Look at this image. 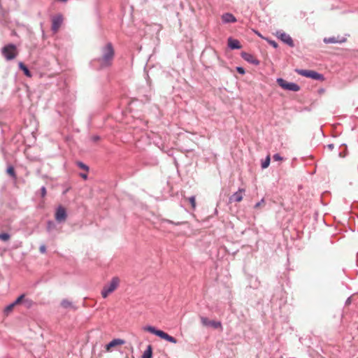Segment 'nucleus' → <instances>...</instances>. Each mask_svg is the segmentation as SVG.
I'll return each instance as SVG.
<instances>
[{"mask_svg": "<svg viewBox=\"0 0 358 358\" xmlns=\"http://www.w3.org/2000/svg\"><path fill=\"white\" fill-rule=\"evenodd\" d=\"M102 56L98 60L101 62V67L109 66L114 57V49L111 43H108L101 50Z\"/></svg>", "mask_w": 358, "mask_h": 358, "instance_id": "nucleus-1", "label": "nucleus"}, {"mask_svg": "<svg viewBox=\"0 0 358 358\" xmlns=\"http://www.w3.org/2000/svg\"><path fill=\"white\" fill-rule=\"evenodd\" d=\"M143 330L148 331V332L159 337L160 338L166 340V341H169L170 343H172L174 344H176L177 343V340L174 337L170 336L169 334H168L167 333L164 332L162 330L156 329L155 327L150 326V325L145 326V327H143Z\"/></svg>", "mask_w": 358, "mask_h": 358, "instance_id": "nucleus-2", "label": "nucleus"}, {"mask_svg": "<svg viewBox=\"0 0 358 358\" xmlns=\"http://www.w3.org/2000/svg\"><path fill=\"white\" fill-rule=\"evenodd\" d=\"M295 72L300 76L315 80H323L324 79V77L322 73L313 70L296 69H295Z\"/></svg>", "mask_w": 358, "mask_h": 358, "instance_id": "nucleus-3", "label": "nucleus"}, {"mask_svg": "<svg viewBox=\"0 0 358 358\" xmlns=\"http://www.w3.org/2000/svg\"><path fill=\"white\" fill-rule=\"evenodd\" d=\"M120 284V279L118 277H113L108 285H105L101 290V296L103 298H106L110 293L117 289Z\"/></svg>", "mask_w": 358, "mask_h": 358, "instance_id": "nucleus-4", "label": "nucleus"}, {"mask_svg": "<svg viewBox=\"0 0 358 358\" xmlns=\"http://www.w3.org/2000/svg\"><path fill=\"white\" fill-rule=\"evenodd\" d=\"M276 83L283 90L287 91L298 92L300 90V86L298 84L292 82H287L282 78H278L276 79Z\"/></svg>", "mask_w": 358, "mask_h": 358, "instance_id": "nucleus-5", "label": "nucleus"}, {"mask_svg": "<svg viewBox=\"0 0 358 358\" xmlns=\"http://www.w3.org/2000/svg\"><path fill=\"white\" fill-rule=\"evenodd\" d=\"M1 52L7 60H12L17 55L16 46L13 43H9L2 48Z\"/></svg>", "mask_w": 358, "mask_h": 358, "instance_id": "nucleus-6", "label": "nucleus"}, {"mask_svg": "<svg viewBox=\"0 0 358 358\" xmlns=\"http://www.w3.org/2000/svg\"><path fill=\"white\" fill-rule=\"evenodd\" d=\"M275 36L279 38L282 42L287 44L290 48L294 47V43L292 38V37L287 33L282 31V30L276 31Z\"/></svg>", "mask_w": 358, "mask_h": 358, "instance_id": "nucleus-7", "label": "nucleus"}, {"mask_svg": "<svg viewBox=\"0 0 358 358\" xmlns=\"http://www.w3.org/2000/svg\"><path fill=\"white\" fill-rule=\"evenodd\" d=\"M55 218L58 223H63L66 221L67 218V213L64 207L59 206L56 208Z\"/></svg>", "mask_w": 358, "mask_h": 358, "instance_id": "nucleus-8", "label": "nucleus"}, {"mask_svg": "<svg viewBox=\"0 0 358 358\" xmlns=\"http://www.w3.org/2000/svg\"><path fill=\"white\" fill-rule=\"evenodd\" d=\"M63 22V16L61 14H58L53 16L52 18V27L51 29L53 32H57Z\"/></svg>", "mask_w": 358, "mask_h": 358, "instance_id": "nucleus-9", "label": "nucleus"}, {"mask_svg": "<svg viewBox=\"0 0 358 358\" xmlns=\"http://www.w3.org/2000/svg\"><path fill=\"white\" fill-rule=\"evenodd\" d=\"M201 322L203 326L212 327L214 329H219L222 327V323L220 321L210 320L207 317H201Z\"/></svg>", "mask_w": 358, "mask_h": 358, "instance_id": "nucleus-10", "label": "nucleus"}, {"mask_svg": "<svg viewBox=\"0 0 358 358\" xmlns=\"http://www.w3.org/2000/svg\"><path fill=\"white\" fill-rule=\"evenodd\" d=\"M241 55V57L244 60H245L246 62H248L250 64H254L256 66L259 64V61L257 59H256L252 55H251L250 53H248L245 52H242Z\"/></svg>", "mask_w": 358, "mask_h": 358, "instance_id": "nucleus-11", "label": "nucleus"}, {"mask_svg": "<svg viewBox=\"0 0 358 358\" xmlns=\"http://www.w3.org/2000/svg\"><path fill=\"white\" fill-rule=\"evenodd\" d=\"M323 41L326 44L343 43L346 41V38L343 37V36H338L336 37L331 36V37H328V38H324Z\"/></svg>", "mask_w": 358, "mask_h": 358, "instance_id": "nucleus-12", "label": "nucleus"}, {"mask_svg": "<svg viewBox=\"0 0 358 358\" xmlns=\"http://www.w3.org/2000/svg\"><path fill=\"white\" fill-rule=\"evenodd\" d=\"M221 19L224 24L234 23L237 21L236 17L231 13H225L222 14Z\"/></svg>", "mask_w": 358, "mask_h": 358, "instance_id": "nucleus-13", "label": "nucleus"}, {"mask_svg": "<svg viewBox=\"0 0 358 358\" xmlns=\"http://www.w3.org/2000/svg\"><path fill=\"white\" fill-rule=\"evenodd\" d=\"M228 47L231 50H239L241 48V45L238 40L229 37L228 38Z\"/></svg>", "mask_w": 358, "mask_h": 358, "instance_id": "nucleus-14", "label": "nucleus"}, {"mask_svg": "<svg viewBox=\"0 0 358 358\" xmlns=\"http://www.w3.org/2000/svg\"><path fill=\"white\" fill-rule=\"evenodd\" d=\"M124 343V341L120 338H115L106 345V350L110 351L113 348L122 345Z\"/></svg>", "mask_w": 358, "mask_h": 358, "instance_id": "nucleus-15", "label": "nucleus"}, {"mask_svg": "<svg viewBox=\"0 0 358 358\" xmlns=\"http://www.w3.org/2000/svg\"><path fill=\"white\" fill-rule=\"evenodd\" d=\"M245 190L243 189H239L238 191L234 193L229 198L231 201L240 202L243 199L242 192Z\"/></svg>", "mask_w": 358, "mask_h": 358, "instance_id": "nucleus-16", "label": "nucleus"}, {"mask_svg": "<svg viewBox=\"0 0 358 358\" xmlns=\"http://www.w3.org/2000/svg\"><path fill=\"white\" fill-rule=\"evenodd\" d=\"M18 66H19V69L23 71L24 74L26 76H27L29 78H31L32 76L31 71H29L28 67L23 62H20L18 64Z\"/></svg>", "mask_w": 358, "mask_h": 358, "instance_id": "nucleus-17", "label": "nucleus"}, {"mask_svg": "<svg viewBox=\"0 0 358 358\" xmlns=\"http://www.w3.org/2000/svg\"><path fill=\"white\" fill-rule=\"evenodd\" d=\"M57 224L53 220H48L46 225V230L49 234L56 230Z\"/></svg>", "mask_w": 358, "mask_h": 358, "instance_id": "nucleus-18", "label": "nucleus"}, {"mask_svg": "<svg viewBox=\"0 0 358 358\" xmlns=\"http://www.w3.org/2000/svg\"><path fill=\"white\" fill-rule=\"evenodd\" d=\"M152 347L151 345H148L147 348L144 351L141 358H152Z\"/></svg>", "mask_w": 358, "mask_h": 358, "instance_id": "nucleus-19", "label": "nucleus"}, {"mask_svg": "<svg viewBox=\"0 0 358 358\" xmlns=\"http://www.w3.org/2000/svg\"><path fill=\"white\" fill-rule=\"evenodd\" d=\"M258 36H260L262 38H264L265 41H267V43L271 45L272 47H273L274 48H277L278 47V45L277 43V42H275V41L272 40V39H270L268 38H264L259 33H257Z\"/></svg>", "mask_w": 358, "mask_h": 358, "instance_id": "nucleus-20", "label": "nucleus"}, {"mask_svg": "<svg viewBox=\"0 0 358 358\" xmlns=\"http://www.w3.org/2000/svg\"><path fill=\"white\" fill-rule=\"evenodd\" d=\"M6 173L11 176L13 179L16 178V174L13 166H9L6 169Z\"/></svg>", "mask_w": 358, "mask_h": 358, "instance_id": "nucleus-21", "label": "nucleus"}, {"mask_svg": "<svg viewBox=\"0 0 358 358\" xmlns=\"http://www.w3.org/2000/svg\"><path fill=\"white\" fill-rule=\"evenodd\" d=\"M76 165L78 166V167H79L81 169L85 170L86 172L89 171V169H90L89 166L87 164H85V163H83V162H80V161L77 162Z\"/></svg>", "mask_w": 358, "mask_h": 358, "instance_id": "nucleus-22", "label": "nucleus"}, {"mask_svg": "<svg viewBox=\"0 0 358 358\" xmlns=\"http://www.w3.org/2000/svg\"><path fill=\"white\" fill-rule=\"evenodd\" d=\"M61 305L64 308H69L73 307L72 303L67 299H63L61 302Z\"/></svg>", "mask_w": 358, "mask_h": 358, "instance_id": "nucleus-23", "label": "nucleus"}, {"mask_svg": "<svg viewBox=\"0 0 358 358\" xmlns=\"http://www.w3.org/2000/svg\"><path fill=\"white\" fill-rule=\"evenodd\" d=\"M271 159L269 156H267L264 161L262 162V168L266 169L270 164Z\"/></svg>", "mask_w": 358, "mask_h": 358, "instance_id": "nucleus-24", "label": "nucleus"}, {"mask_svg": "<svg viewBox=\"0 0 358 358\" xmlns=\"http://www.w3.org/2000/svg\"><path fill=\"white\" fill-rule=\"evenodd\" d=\"M10 235L8 233H1L0 240L3 241H7L10 239Z\"/></svg>", "mask_w": 358, "mask_h": 358, "instance_id": "nucleus-25", "label": "nucleus"}, {"mask_svg": "<svg viewBox=\"0 0 358 358\" xmlns=\"http://www.w3.org/2000/svg\"><path fill=\"white\" fill-rule=\"evenodd\" d=\"M15 306L13 303H10L9 305H8V306L5 308V309H4V312H5L6 313H7V314H8V313H9L10 312H11V311H12L13 308Z\"/></svg>", "mask_w": 358, "mask_h": 358, "instance_id": "nucleus-26", "label": "nucleus"}, {"mask_svg": "<svg viewBox=\"0 0 358 358\" xmlns=\"http://www.w3.org/2000/svg\"><path fill=\"white\" fill-rule=\"evenodd\" d=\"M24 298V294L20 295L13 302V303L16 306L17 304L20 303L22 299Z\"/></svg>", "mask_w": 358, "mask_h": 358, "instance_id": "nucleus-27", "label": "nucleus"}, {"mask_svg": "<svg viewBox=\"0 0 358 358\" xmlns=\"http://www.w3.org/2000/svg\"><path fill=\"white\" fill-rule=\"evenodd\" d=\"M189 203L192 206V207L193 208H195L196 207V201H195V196H191L189 198Z\"/></svg>", "mask_w": 358, "mask_h": 358, "instance_id": "nucleus-28", "label": "nucleus"}, {"mask_svg": "<svg viewBox=\"0 0 358 358\" xmlns=\"http://www.w3.org/2000/svg\"><path fill=\"white\" fill-rule=\"evenodd\" d=\"M236 71L241 75H244L245 73V70L243 66H237Z\"/></svg>", "mask_w": 358, "mask_h": 358, "instance_id": "nucleus-29", "label": "nucleus"}, {"mask_svg": "<svg viewBox=\"0 0 358 358\" xmlns=\"http://www.w3.org/2000/svg\"><path fill=\"white\" fill-rule=\"evenodd\" d=\"M273 159L275 161H281V160H282L283 158L280 156V154L275 153L273 155Z\"/></svg>", "mask_w": 358, "mask_h": 358, "instance_id": "nucleus-30", "label": "nucleus"}, {"mask_svg": "<svg viewBox=\"0 0 358 358\" xmlns=\"http://www.w3.org/2000/svg\"><path fill=\"white\" fill-rule=\"evenodd\" d=\"M46 193H47V192H46L45 187V186L41 187V197H43V198L45 197V195H46Z\"/></svg>", "mask_w": 358, "mask_h": 358, "instance_id": "nucleus-31", "label": "nucleus"}, {"mask_svg": "<svg viewBox=\"0 0 358 358\" xmlns=\"http://www.w3.org/2000/svg\"><path fill=\"white\" fill-rule=\"evenodd\" d=\"M39 250L41 253H45L46 252V246L44 244H42Z\"/></svg>", "mask_w": 358, "mask_h": 358, "instance_id": "nucleus-32", "label": "nucleus"}, {"mask_svg": "<svg viewBox=\"0 0 358 358\" xmlns=\"http://www.w3.org/2000/svg\"><path fill=\"white\" fill-rule=\"evenodd\" d=\"M24 302L28 307L31 306V305L32 303V301L29 299H24Z\"/></svg>", "mask_w": 358, "mask_h": 358, "instance_id": "nucleus-33", "label": "nucleus"}, {"mask_svg": "<svg viewBox=\"0 0 358 358\" xmlns=\"http://www.w3.org/2000/svg\"><path fill=\"white\" fill-rule=\"evenodd\" d=\"M263 203H264V199H262L259 202H257L255 205V208H259Z\"/></svg>", "mask_w": 358, "mask_h": 358, "instance_id": "nucleus-34", "label": "nucleus"}, {"mask_svg": "<svg viewBox=\"0 0 358 358\" xmlns=\"http://www.w3.org/2000/svg\"><path fill=\"white\" fill-rule=\"evenodd\" d=\"M99 139H100V136H99L95 135V136H92V141H94V142H96Z\"/></svg>", "mask_w": 358, "mask_h": 358, "instance_id": "nucleus-35", "label": "nucleus"}, {"mask_svg": "<svg viewBox=\"0 0 358 358\" xmlns=\"http://www.w3.org/2000/svg\"><path fill=\"white\" fill-rule=\"evenodd\" d=\"M79 176L84 180H87L88 178L87 173H80Z\"/></svg>", "mask_w": 358, "mask_h": 358, "instance_id": "nucleus-36", "label": "nucleus"}, {"mask_svg": "<svg viewBox=\"0 0 358 358\" xmlns=\"http://www.w3.org/2000/svg\"><path fill=\"white\" fill-rule=\"evenodd\" d=\"M167 222L169 223H171V224H174L176 225H180V224H184L185 222H177V223H175L174 222L171 221V220H166Z\"/></svg>", "mask_w": 358, "mask_h": 358, "instance_id": "nucleus-37", "label": "nucleus"}, {"mask_svg": "<svg viewBox=\"0 0 358 358\" xmlns=\"http://www.w3.org/2000/svg\"><path fill=\"white\" fill-rule=\"evenodd\" d=\"M327 148L330 151H331V150L334 149V144H332V143L328 144V145H327Z\"/></svg>", "mask_w": 358, "mask_h": 358, "instance_id": "nucleus-38", "label": "nucleus"}, {"mask_svg": "<svg viewBox=\"0 0 358 358\" xmlns=\"http://www.w3.org/2000/svg\"><path fill=\"white\" fill-rule=\"evenodd\" d=\"M350 303H351V297H348V298L347 299V300L345 301V305H350Z\"/></svg>", "mask_w": 358, "mask_h": 358, "instance_id": "nucleus-39", "label": "nucleus"}, {"mask_svg": "<svg viewBox=\"0 0 358 358\" xmlns=\"http://www.w3.org/2000/svg\"><path fill=\"white\" fill-rule=\"evenodd\" d=\"M1 152H2L3 153H4V148H3V147H1Z\"/></svg>", "mask_w": 358, "mask_h": 358, "instance_id": "nucleus-40", "label": "nucleus"}, {"mask_svg": "<svg viewBox=\"0 0 358 358\" xmlns=\"http://www.w3.org/2000/svg\"><path fill=\"white\" fill-rule=\"evenodd\" d=\"M357 256H358V252H357Z\"/></svg>", "mask_w": 358, "mask_h": 358, "instance_id": "nucleus-41", "label": "nucleus"}]
</instances>
